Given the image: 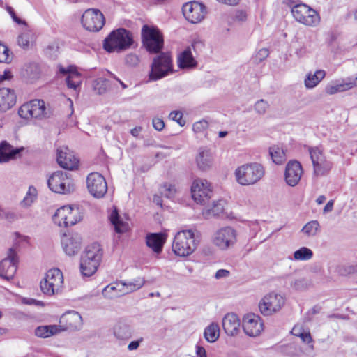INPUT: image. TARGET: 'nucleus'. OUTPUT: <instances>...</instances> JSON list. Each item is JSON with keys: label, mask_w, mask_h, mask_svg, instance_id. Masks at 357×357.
<instances>
[{"label": "nucleus", "mask_w": 357, "mask_h": 357, "mask_svg": "<svg viewBox=\"0 0 357 357\" xmlns=\"http://www.w3.org/2000/svg\"><path fill=\"white\" fill-rule=\"evenodd\" d=\"M199 243L197 232L191 229L182 230L176 233L172 243V250L179 257L190 255Z\"/></svg>", "instance_id": "1"}, {"label": "nucleus", "mask_w": 357, "mask_h": 357, "mask_svg": "<svg viewBox=\"0 0 357 357\" xmlns=\"http://www.w3.org/2000/svg\"><path fill=\"white\" fill-rule=\"evenodd\" d=\"M102 249L97 243L86 248L80 261V270L83 276L90 277L96 273L102 260Z\"/></svg>", "instance_id": "2"}, {"label": "nucleus", "mask_w": 357, "mask_h": 357, "mask_svg": "<svg viewBox=\"0 0 357 357\" xmlns=\"http://www.w3.org/2000/svg\"><path fill=\"white\" fill-rule=\"evenodd\" d=\"M264 167L257 162L242 165L234 172L236 182L241 185H251L259 182L264 176Z\"/></svg>", "instance_id": "3"}, {"label": "nucleus", "mask_w": 357, "mask_h": 357, "mask_svg": "<svg viewBox=\"0 0 357 357\" xmlns=\"http://www.w3.org/2000/svg\"><path fill=\"white\" fill-rule=\"evenodd\" d=\"M133 37L130 31L123 28L112 31L104 40L103 47L108 52H121L130 47Z\"/></svg>", "instance_id": "4"}, {"label": "nucleus", "mask_w": 357, "mask_h": 357, "mask_svg": "<svg viewBox=\"0 0 357 357\" xmlns=\"http://www.w3.org/2000/svg\"><path fill=\"white\" fill-rule=\"evenodd\" d=\"M174 72L172 59L169 53L160 52L153 58L149 73V79L156 81Z\"/></svg>", "instance_id": "5"}, {"label": "nucleus", "mask_w": 357, "mask_h": 357, "mask_svg": "<svg viewBox=\"0 0 357 357\" xmlns=\"http://www.w3.org/2000/svg\"><path fill=\"white\" fill-rule=\"evenodd\" d=\"M142 39L143 46L149 53H160L163 48V36L157 27L144 25L142 29Z\"/></svg>", "instance_id": "6"}, {"label": "nucleus", "mask_w": 357, "mask_h": 357, "mask_svg": "<svg viewBox=\"0 0 357 357\" xmlns=\"http://www.w3.org/2000/svg\"><path fill=\"white\" fill-rule=\"evenodd\" d=\"M49 188L55 193L69 194L75 191V185L71 175L63 171L54 172L47 180Z\"/></svg>", "instance_id": "7"}, {"label": "nucleus", "mask_w": 357, "mask_h": 357, "mask_svg": "<svg viewBox=\"0 0 357 357\" xmlns=\"http://www.w3.org/2000/svg\"><path fill=\"white\" fill-rule=\"evenodd\" d=\"M63 286V276L59 268L50 269L40 281L42 292L47 296H53L61 291Z\"/></svg>", "instance_id": "8"}, {"label": "nucleus", "mask_w": 357, "mask_h": 357, "mask_svg": "<svg viewBox=\"0 0 357 357\" xmlns=\"http://www.w3.org/2000/svg\"><path fill=\"white\" fill-rule=\"evenodd\" d=\"M82 218V213L78 207L64 206L56 210L52 220L58 226L67 227L75 225Z\"/></svg>", "instance_id": "9"}, {"label": "nucleus", "mask_w": 357, "mask_h": 357, "mask_svg": "<svg viewBox=\"0 0 357 357\" xmlns=\"http://www.w3.org/2000/svg\"><path fill=\"white\" fill-rule=\"evenodd\" d=\"M308 151L313 165L314 175L317 177L328 175L333 168V162L327 159L322 150L317 146L309 147Z\"/></svg>", "instance_id": "10"}, {"label": "nucleus", "mask_w": 357, "mask_h": 357, "mask_svg": "<svg viewBox=\"0 0 357 357\" xmlns=\"http://www.w3.org/2000/svg\"><path fill=\"white\" fill-rule=\"evenodd\" d=\"M291 13L298 22L307 26H317L320 22L319 13L304 3L293 6Z\"/></svg>", "instance_id": "11"}, {"label": "nucleus", "mask_w": 357, "mask_h": 357, "mask_svg": "<svg viewBox=\"0 0 357 357\" xmlns=\"http://www.w3.org/2000/svg\"><path fill=\"white\" fill-rule=\"evenodd\" d=\"M285 302L284 298L276 292L266 294L259 303L260 312L264 316H271L280 310Z\"/></svg>", "instance_id": "12"}, {"label": "nucleus", "mask_w": 357, "mask_h": 357, "mask_svg": "<svg viewBox=\"0 0 357 357\" xmlns=\"http://www.w3.org/2000/svg\"><path fill=\"white\" fill-rule=\"evenodd\" d=\"M236 241V231L231 227H224L218 229L212 238L213 243L222 250L233 247Z\"/></svg>", "instance_id": "13"}, {"label": "nucleus", "mask_w": 357, "mask_h": 357, "mask_svg": "<svg viewBox=\"0 0 357 357\" xmlns=\"http://www.w3.org/2000/svg\"><path fill=\"white\" fill-rule=\"evenodd\" d=\"M20 116L24 119L43 118L47 116L45 102L43 100H33L23 104L18 110Z\"/></svg>", "instance_id": "14"}, {"label": "nucleus", "mask_w": 357, "mask_h": 357, "mask_svg": "<svg viewBox=\"0 0 357 357\" xmlns=\"http://www.w3.org/2000/svg\"><path fill=\"white\" fill-rule=\"evenodd\" d=\"M105 22V17L98 9H88L82 16V26L89 31H99L103 27Z\"/></svg>", "instance_id": "15"}, {"label": "nucleus", "mask_w": 357, "mask_h": 357, "mask_svg": "<svg viewBox=\"0 0 357 357\" xmlns=\"http://www.w3.org/2000/svg\"><path fill=\"white\" fill-rule=\"evenodd\" d=\"M192 197L197 204L205 205L208 203L213 191L211 184L205 179H195L191 187Z\"/></svg>", "instance_id": "16"}, {"label": "nucleus", "mask_w": 357, "mask_h": 357, "mask_svg": "<svg viewBox=\"0 0 357 357\" xmlns=\"http://www.w3.org/2000/svg\"><path fill=\"white\" fill-rule=\"evenodd\" d=\"M86 187L89 193L96 198L103 197L107 191L105 178L98 172H92L87 176Z\"/></svg>", "instance_id": "17"}, {"label": "nucleus", "mask_w": 357, "mask_h": 357, "mask_svg": "<svg viewBox=\"0 0 357 357\" xmlns=\"http://www.w3.org/2000/svg\"><path fill=\"white\" fill-rule=\"evenodd\" d=\"M185 18L192 24L202 22L207 13L206 6L197 1L185 3L182 8Z\"/></svg>", "instance_id": "18"}, {"label": "nucleus", "mask_w": 357, "mask_h": 357, "mask_svg": "<svg viewBox=\"0 0 357 357\" xmlns=\"http://www.w3.org/2000/svg\"><path fill=\"white\" fill-rule=\"evenodd\" d=\"M17 255L13 248H10L8 257L0 262V277L10 280L13 278L17 271Z\"/></svg>", "instance_id": "19"}, {"label": "nucleus", "mask_w": 357, "mask_h": 357, "mask_svg": "<svg viewBox=\"0 0 357 357\" xmlns=\"http://www.w3.org/2000/svg\"><path fill=\"white\" fill-rule=\"evenodd\" d=\"M56 160L60 167L66 169L74 170L79 166V160L67 147L57 149Z\"/></svg>", "instance_id": "20"}, {"label": "nucleus", "mask_w": 357, "mask_h": 357, "mask_svg": "<svg viewBox=\"0 0 357 357\" xmlns=\"http://www.w3.org/2000/svg\"><path fill=\"white\" fill-rule=\"evenodd\" d=\"M303 172V168L299 162L296 160L288 162L284 172L285 182L289 186H296L300 181Z\"/></svg>", "instance_id": "21"}, {"label": "nucleus", "mask_w": 357, "mask_h": 357, "mask_svg": "<svg viewBox=\"0 0 357 357\" xmlns=\"http://www.w3.org/2000/svg\"><path fill=\"white\" fill-rule=\"evenodd\" d=\"M59 323L61 331H76L82 327V318L77 312H68L61 317Z\"/></svg>", "instance_id": "22"}, {"label": "nucleus", "mask_w": 357, "mask_h": 357, "mask_svg": "<svg viewBox=\"0 0 357 357\" xmlns=\"http://www.w3.org/2000/svg\"><path fill=\"white\" fill-rule=\"evenodd\" d=\"M243 328L244 332L250 337H255L263 330V324L258 315L248 314L243 317Z\"/></svg>", "instance_id": "23"}, {"label": "nucleus", "mask_w": 357, "mask_h": 357, "mask_svg": "<svg viewBox=\"0 0 357 357\" xmlns=\"http://www.w3.org/2000/svg\"><path fill=\"white\" fill-rule=\"evenodd\" d=\"M61 244L66 255H75L81 249L82 237L77 233L64 234L61 238Z\"/></svg>", "instance_id": "24"}, {"label": "nucleus", "mask_w": 357, "mask_h": 357, "mask_svg": "<svg viewBox=\"0 0 357 357\" xmlns=\"http://www.w3.org/2000/svg\"><path fill=\"white\" fill-rule=\"evenodd\" d=\"M222 328L229 336L236 335L240 331L241 321L234 313H228L222 319Z\"/></svg>", "instance_id": "25"}, {"label": "nucleus", "mask_w": 357, "mask_h": 357, "mask_svg": "<svg viewBox=\"0 0 357 357\" xmlns=\"http://www.w3.org/2000/svg\"><path fill=\"white\" fill-rule=\"evenodd\" d=\"M355 86H357V76L356 77H349L342 82H333L328 84L325 88L326 93L333 95L339 92L348 91Z\"/></svg>", "instance_id": "26"}, {"label": "nucleus", "mask_w": 357, "mask_h": 357, "mask_svg": "<svg viewBox=\"0 0 357 357\" xmlns=\"http://www.w3.org/2000/svg\"><path fill=\"white\" fill-rule=\"evenodd\" d=\"M16 103V94L10 88L0 89V112H6Z\"/></svg>", "instance_id": "27"}, {"label": "nucleus", "mask_w": 357, "mask_h": 357, "mask_svg": "<svg viewBox=\"0 0 357 357\" xmlns=\"http://www.w3.org/2000/svg\"><path fill=\"white\" fill-rule=\"evenodd\" d=\"M59 72L61 74L67 75L66 84L68 88L77 90L82 83L81 75L74 68H65L59 67Z\"/></svg>", "instance_id": "28"}, {"label": "nucleus", "mask_w": 357, "mask_h": 357, "mask_svg": "<svg viewBox=\"0 0 357 357\" xmlns=\"http://www.w3.org/2000/svg\"><path fill=\"white\" fill-rule=\"evenodd\" d=\"M23 150V147L14 149L7 142H2L0 143V162H7L15 159Z\"/></svg>", "instance_id": "29"}, {"label": "nucleus", "mask_w": 357, "mask_h": 357, "mask_svg": "<svg viewBox=\"0 0 357 357\" xmlns=\"http://www.w3.org/2000/svg\"><path fill=\"white\" fill-rule=\"evenodd\" d=\"M167 235L164 233H151L146 236V245L151 248L153 252L160 253L164 243L166 241Z\"/></svg>", "instance_id": "30"}, {"label": "nucleus", "mask_w": 357, "mask_h": 357, "mask_svg": "<svg viewBox=\"0 0 357 357\" xmlns=\"http://www.w3.org/2000/svg\"><path fill=\"white\" fill-rule=\"evenodd\" d=\"M132 329L126 323L119 321L113 327V334L119 340H127L132 337Z\"/></svg>", "instance_id": "31"}, {"label": "nucleus", "mask_w": 357, "mask_h": 357, "mask_svg": "<svg viewBox=\"0 0 357 357\" xmlns=\"http://www.w3.org/2000/svg\"><path fill=\"white\" fill-rule=\"evenodd\" d=\"M178 66L180 68H191L197 66V61L194 59L190 47L186 48L178 56Z\"/></svg>", "instance_id": "32"}, {"label": "nucleus", "mask_w": 357, "mask_h": 357, "mask_svg": "<svg viewBox=\"0 0 357 357\" xmlns=\"http://www.w3.org/2000/svg\"><path fill=\"white\" fill-rule=\"evenodd\" d=\"M196 162L199 169L203 171L208 169L211 167L213 162L211 152L208 150L200 149L196 158Z\"/></svg>", "instance_id": "33"}, {"label": "nucleus", "mask_w": 357, "mask_h": 357, "mask_svg": "<svg viewBox=\"0 0 357 357\" xmlns=\"http://www.w3.org/2000/svg\"><path fill=\"white\" fill-rule=\"evenodd\" d=\"M109 219L112 224L114 227L115 231L119 234H123L127 231L129 229L128 223L123 220L119 215L116 209H114L109 215Z\"/></svg>", "instance_id": "34"}, {"label": "nucleus", "mask_w": 357, "mask_h": 357, "mask_svg": "<svg viewBox=\"0 0 357 357\" xmlns=\"http://www.w3.org/2000/svg\"><path fill=\"white\" fill-rule=\"evenodd\" d=\"M61 331V326L58 325L40 326L35 329V335L38 337L47 338L58 334Z\"/></svg>", "instance_id": "35"}, {"label": "nucleus", "mask_w": 357, "mask_h": 357, "mask_svg": "<svg viewBox=\"0 0 357 357\" xmlns=\"http://www.w3.org/2000/svg\"><path fill=\"white\" fill-rule=\"evenodd\" d=\"M122 288H123L122 282L110 284L104 288L102 294L105 298L109 299L117 298L123 295Z\"/></svg>", "instance_id": "36"}, {"label": "nucleus", "mask_w": 357, "mask_h": 357, "mask_svg": "<svg viewBox=\"0 0 357 357\" xmlns=\"http://www.w3.org/2000/svg\"><path fill=\"white\" fill-rule=\"evenodd\" d=\"M324 70H318L314 73H308L304 80L305 86L307 89H312L315 87L325 77Z\"/></svg>", "instance_id": "37"}, {"label": "nucleus", "mask_w": 357, "mask_h": 357, "mask_svg": "<svg viewBox=\"0 0 357 357\" xmlns=\"http://www.w3.org/2000/svg\"><path fill=\"white\" fill-rule=\"evenodd\" d=\"M224 211V206L222 200L214 202L211 206H207L203 210V215L206 218L218 216Z\"/></svg>", "instance_id": "38"}, {"label": "nucleus", "mask_w": 357, "mask_h": 357, "mask_svg": "<svg viewBox=\"0 0 357 357\" xmlns=\"http://www.w3.org/2000/svg\"><path fill=\"white\" fill-rule=\"evenodd\" d=\"M204 335L207 342H215L220 335L219 325L216 323H211L205 328Z\"/></svg>", "instance_id": "39"}, {"label": "nucleus", "mask_w": 357, "mask_h": 357, "mask_svg": "<svg viewBox=\"0 0 357 357\" xmlns=\"http://www.w3.org/2000/svg\"><path fill=\"white\" fill-rule=\"evenodd\" d=\"M269 154L275 164L280 165L286 160V155L284 150L278 146L270 147Z\"/></svg>", "instance_id": "40"}, {"label": "nucleus", "mask_w": 357, "mask_h": 357, "mask_svg": "<svg viewBox=\"0 0 357 357\" xmlns=\"http://www.w3.org/2000/svg\"><path fill=\"white\" fill-rule=\"evenodd\" d=\"M123 288H122L123 294H127L138 290L144 284L143 278H137L132 282H123Z\"/></svg>", "instance_id": "41"}, {"label": "nucleus", "mask_w": 357, "mask_h": 357, "mask_svg": "<svg viewBox=\"0 0 357 357\" xmlns=\"http://www.w3.org/2000/svg\"><path fill=\"white\" fill-rule=\"evenodd\" d=\"M109 86V79L104 77H99L94 81V90L100 95L105 93Z\"/></svg>", "instance_id": "42"}, {"label": "nucleus", "mask_w": 357, "mask_h": 357, "mask_svg": "<svg viewBox=\"0 0 357 357\" xmlns=\"http://www.w3.org/2000/svg\"><path fill=\"white\" fill-rule=\"evenodd\" d=\"M313 255L312 251L305 247H303L294 253V259L297 261H307L312 258Z\"/></svg>", "instance_id": "43"}, {"label": "nucleus", "mask_w": 357, "mask_h": 357, "mask_svg": "<svg viewBox=\"0 0 357 357\" xmlns=\"http://www.w3.org/2000/svg\"><path fill=\"white\" fill-rule=\"evenodd\" d=\"M36 197H37L36 189L33 186H30L29 188V190L26 192V196L24 197L23 200L21 202V206L23 207L30 206L33 203V202L36 200Z\"/></svg>", "instance_id": "44"}, {"label": "nucleus", "mask_w": 357, "mask_h": 357, "mask_svg": "<svg viewBox=\"0 0 357 357\" xmlns=\"http://www.w3.org/2000/svg\"><path fill=\"white\" fill-rule=\"evenodd\" d=\"M319 227V224L318 221L313 220L307 223L303 227L301 231L305 233L307 236H314L317 234Z\"/></svg>", "instance_id": "45"}, {"label": "nucleus", "mask_w": 357, "mask_h": 357, "mask_svg": "<svg viewBox=\"0 0 357 357\" xmlns=\"http://www.w3.org/2000/svg\"><path fill=\"white\" fill-rule=\"evenodd\" d=\"M33 34L31 31L21 33L17 38L18 45L24 49L28 48L32 39Z\"/></svg>", "instance_id": "46"}, {"label": "nucleus", "mask_w": 357, "mask_h": 357, "mask_svg": "<svg viewBox=\"0 0 357 357\" xmlns=\"http://www.w3.org/2000/svg\"><path fill=\"white\" fill-rule=\"evenodd\" d=\"M9 52L8 47L0 42V63H9L11 62L13 57Z\"/></svg>", "instance_id": "47"}, {"label": "nucleus", "mask_w": 357, "mask_h": 357, "mask_svg": "<svg viewBox=\"0 0 357 357\" xmlns=\"http://www.w3.org/2000/svg\"><path fill=\"white\" fill-rule=\"evenodd\" d=\"M160 193L167 198H172L176 193L175 186L169 183H165L161 187Z\"/></svg>", "instance_id": "48"}, {"label": "nucleus", "mask_w": 357, "mask_h": 357, "mask_svg": "<svg viewBox=\"0 0 357 357\" xmlns=\"http://www.w3.org/2000/svg\"><path fill=\"white\" fill-rule=\"evenodd\" d=\"M268 107L269 105L268 102L264 99H261L257 101L255 104V110L257 114L260 115L264 114Z\"/></svg>", "instance_id": "49"}, {"label": "nucleus", "mask_w": 357, "mask_h": 357, "mask_svg": "<svg viewBox=\"0 0 357 357\" xmlns=\"http://www.w3.org/2000/svg\"><path fill=\"white\" fill-rule=\"evenodd\" d=\"M308 281L305 278L296 279L291 282V286L296 290H303L307 288Z\"/></svg>", "instance_id": "50"}, {"label": "nucleus", "mask_w": 357, "mask_h": 357, "mask_svg": "<svg viewBox=\"0 0 357 357\" xmlns=\"http://www.w3.org/2000/svg\"><path fill=\"white\" fill-rule=\"evenodd\" d=\"M169 117L170 119L176 121L181 126L185 123V121L183 119V114L181 112L173 111L169 114Z\"/></svg>", "instance_id": "51"}, {"label": "nucleus", "mask_w": 357, "mask_h": 357, "mask_svg": "<svg viewBox=\"0 0 357 357\" xmlns=\"http://www.w3.org/2000/svg\"><path fill=\"white\" fill-rule=\"evenodd\" d=\"M26 75L29 78L34 79L38 77V69L35 64H31L25 69Z\"/></svg>", "instance_id": "52"}, {"label": "nucleus", "mask_w": 357, "mask_h": 357, "mask_svg": "<svg viewBox=\"0 0 357 357\" xmlns=\"http://www.w3.org/2000/svg\"><path fill=\"white\" fill-rule=\"evenodd\" d=\"M208 126V123L206 121L202 120L195 122L193 124L192 129L195 132H202L205 130Z\"/></svg>", "instance_id": "53"}, {"label": "nucleus", "mask_w": 357, "mask_h": 357, "mask_svg": "<svg viewBox=\"0 0 357 357\" xmlns=\"http://www.w3.org/2000/svg\"><path fill=\"white\" fill-rule=\"evenodd\" d=\"M125 62L130 66H136L139 63V59L135 54H129L126 55Z\"/></svg>", "instance_id": "54"}, {"label": "nucleus", "mask_w": 357, "mask_h": 357, "mask_svg": "<svg viewBox=\"0 0 357 357\" xmlns=\"http://www.w3.org/2000/svg\"><path fill=\"white\" fill-rule=\"evenodd\" d=\"M269 55V51L266 48H262L258 51L257 53L255 59L256 63H260L265 60Z\"/></svg>", "instance_id": "55"}, {"label": "nucleus", "mask_w": 357, "mask_h": 357, "mask_svg": "<svg viewBox=\"0 0 357 357\" xmlns=\"http://www.w3.org/2000/svg\"><path fill=\"white\" fill-rule=\"evenodd\" d=\"M153 128L158 130L161 131L165 127V123L162 119L155 117L152 120Z\"/></svg>", "instance_id": "56"}, {"label": "nucleus", "mask_w": 357, "mask_h": 357, "mask_svg": "<svg viewBox=\"0 0 357 357\" xmlns=\"http://www.w3.org/2000/svg\"><path fill=\"white\" fill-rule=\"evenodd\" d=\"M7 10L9 13V14L10 15V16L12 17L13 20L16 23H17L19 24H26V22L24 20H22L21 19H20L19 17H17L13 8L8 6Z\"/></svg>", "instance_id": "57"}, {"label": "nucleus", "mask_w": 357, "mask_h": 357, "mask_svg": "<svg viewBox=\"0 0 357 357\" xmlns=\"http://www.w3.org/2000/svg\"><path fill=\"white\" fill-rule=\"evenodd\" d=\"M143 340H144L143 337H140L137 340L132 341L128 345V349L129 351L137 350L139 348L140 344L143 342Z\"/></svg>", "instance_id": "58"}, {"label": "nucleus", "mask_w": 357, "mask_h": 357, "mask_svg": "<svg viewBox=\"0 0 357 357\" xmlns=\"http://www.w3.org/2000/svg\"><path fill=\"white\" fill-rule=\"evenodd\" d=\"M23 303L26 305H34L37 306H43L44 304L42 301H37L34 298H24L22 300Z\"/></svg>", "instance_id": "59"}, {"label": "nucleus", "mask_w": 357, "mask_h": 357, "mask_svg": "<svg viewBox=\"0 0 357 357\" xmlns=\"http://www.w3.org/2000/svg\"><path fill=\"white\" fill-rule=\"evenodd\" d=\"M299 337L302 340V341L307 344H310L312 342V338L310 332L304 331L302 334L299 335Z\"/></svg>", "instance_id": "60"}, {"label": "nucleus", "mask_w": 357, "mask_h": 357, "mask_svg": "<svg viewBox=\"0 0 357 357\" xmlns=\"http://www.w3.org/2000/svg\"><path fill=\"white\" fill-rule=\"evenodd\" d=\"M234 19L240 22H244L247 19L246 13L243 10H237L234 15Z\"/></svg>", "instance_id": "61"}, {"label": "nucleus", "mask_w": 357, "mask_h": 357, "mask_svg": "<svg viewBox=\"0 0 357 357\" xmlns=\"http://www.w3.org/2000/svg\"><path fill=\"white\" fill-rule=\"evenodd\" d=\"M229 275V271H227L226 269H220L216 272V273L215 275V278L218 280V279L227 278Z\"/></svg>", "instance_id": "62"}, {"label": "nucleus", "mask_w": 357, "mask_h": 357, "mask_svg": "<svg viewBox=\"0 0 357 357\" xmlns=\"http://www.w3.org/2000/svg\"><path fill=\"white\" fill-rule=\"evenodd\" d=\"M13 78V74L11 71L6 70L3 72V74L0 75V82L6 80H10Z\"/></svg>", "instance_id": "63"}, {"label": "nucleus", "mask_w": 357, "mask_h": 357, "mask_svg": "<svg viewBox=\"0 0 357 357\" xmlns=\"http://www.w3.org/2000/svg\"><path fill=\"white\" fill-rule=\"evenodd\" d=\"M196 354L197 357H207L205 349L202 346L196 347Z\"/></svg>", "instance_id": "64"}]
</instances>
